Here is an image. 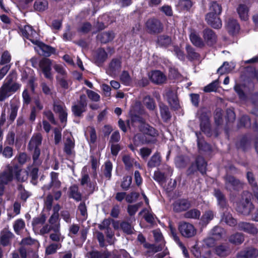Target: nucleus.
<instances>
[{
    "instance_id": "obj_1",
    "label": "nucleus",
    "mask_w": 258,
    "mask_h": 258,
    "mask_svg": "<svg viewBox=\"0 0 258 258\" xmlns=\"http://www.w3.org/2000/svg\"><path fill=\"white\" fill-rule=\"evenodd\" d=\"M214 195L217 199L218 204L220 208L223 211L221 221L224 222L230 226L236 225L237 224L236 220L232 217L230 213L224 212L225 210L227 209V205L224 195L220 190L215 189Z\"/></svg>"
},
{
    "instance_id": "obj_2",
    "label": "nucleus",
    "mask_w": 258,
    "mask_h": 258,
    "mask_svg": "<svg viewBox=\"0 0 258 258\" xmlns=\"http://www.w3.org/2000/svg\"><path fill=\"white\" fill-rule=\"evenodd\" d=\"M42 137L40 134L38 133L33 135L28 145V148L29 150H34L33 154V163L35 165L37 166L41 163L39 159L40 154V150L39 146L42 143Z\"/></svg>"
},
{
    "instance_id": "obj_3",
    "label": "nucleus",
    "mask_w": 258,
    "mask_h": 258,
    "mask_svg": "<svg viewBox=\"0 0 258 258\" xmlns=\"http://www.w3.org/2000/svg\"><path fill=\"white\" fill-rule=\"evenodd\" d=\"M251 194L247 191H244L240 202L238 204L236 210L243 215H248L253 209V205L251 202Z\"/></svg>"
},
{
    "instance_id": "obj_4",
    "label": "nucleus",
    "mask_w": 258,
    "mask_h": 258,
    "mask_svg": "<svg viewBox=\"0 0 258 258\" xmlns=\"http://www.w3.org/2000/svg\"><path fill=\"white\" fill-rule=\"evenodd\" d=\"M145 26L148 32L152 34L160 33L163 30V24L156 18L149 19L146 22Z\"/></svg>"
},
{
    "instance_id": "obj_5",
    "label": "nucleus",
    "mask_w": 258,
    "mask_h": 258,
    "mask_svg": "<svg viewBox=\"0 0 258 258\" xmlns=\"http://www.w3.org/2000/svg\"><path fill=\"white\" fill-rule=\"evenodd\" d=\"M20 32L24 37L29 40L33 44L38 43L39 35L31 26L25 25L20 28Z\"/></svg>"
},
{
    "instance_id": "obj_6",
    "label": "nucleus",
    "mask_w": 258,
    "mask_h": 258,
    "mask_svg": "<svg viewBox=\"0 0 258 258\" xmlns=\"http://www.w3.org/2000/svg\"><path fill=\"white\" fill-rule=\"evenodd\" d=\"M178 230L182 236L186 238L192 237L197 233V230L194 226L186 222H181L179 223Z\"/></svg>"
},
{
    "instance_id": "obj_7",
    "label": "nucleus",
    "mask_w": 258,
    "mask_h": 258,
    "mask_svg": "<svg viewBox=\"0 0 258 258\" xmlns=\"http://www.w3.org/2000/svg\"><path fill=\"white\" fill-rule=\"evenodd\" d=\"M19 88V84L16 83H14L11 85L3 84L0 88V101L5 100L12 93L16 92Z\"/></svg>"
},
{
    "instance_id": "obj_8",
    "label": "nucleus",
    "mask_w": 258,
    "mask_h": 258,
    "mask_svg": "<svg viewBox=\"0 0 258 258\" xmlns=\"http://www.w3.org/2000/svg\"><path fill=\"white\" fill-rule=\"evenodd\" d=\"M53 111L59 114V118L61 123H63V127L65 126L67 121V109L65 105L58 101H54Z\"/></svg>"
},
{
    "instance_id": "obj_9",
    "label": "nucleus",
    "mask_w": 258,
    "mask_h": 258,
    "mask_svg": "<svg viewBox=\"0 0 258 258\" xmlns=\"http://www.w3.org/2000/svg\"><path fill=\"white\" fill-rule=\"evenodd\" d=\"M225 187L230 191L239 190L242 188L243 183L231 175H226L225 177Z\"/></svg>"
},
{
    "instance_id": "obj_10",
    "label": "nucleus",
    "mask_w": 258,
    "mask_h": 258,
    "mask_svg": "<svg viewBox=\"0 0 258 258\" xmlns=\"http://www.w3.org/2000/svg\"><path fill=\"white\" fill-rule=\"evenodd\" d=\"M34 45L37 46L35 47V49L40 55L48 57L55 52L54 48L44 44L39 39L38 40V43H35Z\"/></svg>"
},
{
    "instance_id": "obj_11",
    "label": "nucleus",
    "mask_w": 258,
    "mask_h": 258,
    "mask_svg": "<svg viewBox=\"0 0 258 258\" xmlns=\"http://www.w3.org/2000/svg\"><path fill=\"white\" fill-rule=\"evenodd\" d=\"M58 174L55 172H51L50 173L51 181L48 184H45L42 187V189L46 192L47 191L50 190L52 188V190L59 189L61 182L59 180Z\"/></svg>"
},
{
    "instance_id": "obj_12",
    "label": "nucleus",
    "mask_w": 258,
    "mask_h": 258,
    "mask_svg": "<svg viewBox=\"0 0 258 258\" xmlns=\"http://www.w3.org/2000/svg\"><path fill=\"white\" fill-rule=\"evenodd\" d=\"M205 20L209 25L214 29H220L222 26L219 15L207 13L205 16Z\"/></svg>"
},
{
    "instance_id": "obj_13",
    "label": "nucleus",
    "mask_w": 258,
    "mask_h": 258,
    "mask_svg": "<svg viewBox=\"0 0 258 258\" xmlns=\"http://www.w3.org/2000/svg\"><path fill=\"white\" fill-rule=\"evenodd\" d=\"M207 163L205 159L201 156L197 157L196 164H192L188 170L190 173H193L197 170H199L202 174L206 172Z\"/></svg>"
},
{
    "instance_id": "obj_14",
    "label": "nucleus",
    "mask_w": 258,
    "mask_h": 258,
    "mask_svg": "<svg viewBox=\"0 0 258 258\" xmlns=\"http://www.w3.org/2000/svg\"><path fill=\"white\" fill-rule=\"evenodd\" d=\"M39 67L46 78L51 80L52 78L51 73V61L48 58L42 59L39 63Z\"/></svg>"
},
{
    "instance_id": "obj_15",
    "label": "nucleus",
    "mask_w": 258,
    "mask_h": 258,
    "mask_svg": "<svg viewBox=\"0 0 258 258\" xmlns=\"http://www.w3.org/2000/svg\"><path fill=\"white\" fill-rule=\"evenodd\" d=\"M200 119L201 121L200 127L201 131L207 136H211L212 133L208 116L206 113H203L200 115Z\"/></svg>"
},
{
    "instance_id": "obj_16",
    "label": "nucleus",
    "mask_w": 258,
    "mask_h": 258,
    "mask_svg": "<svg viewBox=\"0 0 258 258\" xmlns=\"http://www.w3.org/2000/svg\"><path fill=\"white\" fill-rule=\"evenodd\" d=\"M121 68V61L120 59L114 58L109 63V67L106 70L107 74L114 77L119 73Z\"/></svg>"
},
{
    "instance_id": "obj_17",
    "label": "nucleus",
    "mask_w": 258,
    "mask_h": 258,
    "mask_svg": "<svg viewBox=\"0 0 258 258\" xmlns=\"http://www.w3.org/2000/svg\"><path fill=\"white\" fill-rule=\"evenodd\" d=\"M237 228L239 230L252 235H255L258 233V229L252 223L245 222H240L237 224Z\"/></svg>"
},
{
    "instance_id": "obj_18",
    "label": "nucleus",
    "mask_w": 258,
    "mask_h": 258,
    "mask_svg": "<svg viewBox=\"0 0 258 258\" xmlns=\"http://www.w3.org/2000/svg\"><path fill=\"white\" fill-rule=\"evenodd\" d=\"M257 256L258 249L253 247L244 248L237 254V258H256Z\"/></svg>"
},
{
    "instance_id": "obj_19",
    "label": "nucleus",
    "mask_w": 258,
    "mask_h": 258,
    "mask_svg": "<svg viewBox=\"0 0 258 258\" xmlns=\"http://www.w3.org/2000/svg\"><path fill=\"white\" fill-rule=\"evenodd\" d=\"M13 172H16V168H13L12 166H8L5 170L0 174V181L7 184L14 178Z\"/></svg>"
},
{
    "instance_id": "obj_20",
    "label": "nucleus",
    "mask_w": 258,
    "mask_h": 258,
    "mask_svg": "<svg viewBox=\"0 0 258 258\" xmlns=\"http://www.w3.org/2000/svg\"><path fill=\"white\" fill-rule=\"evenodd\" d=\"M149 77L153 83L158 85L164 83L166 80L165 75L158 70L152 71L149 74Z\"/></svg>"
},
{
    "instance_id": "obj_21",
    "label": "nucleus",
    "mask_w": 258,
    "mask_h": 258,
    "mask_svg": "<svg viewBox=\"0 0 258 258\" xmlns=\"http://www.w3.org/2000/svg\"><path fill=\"white\" fill-rule=\"evenodd\" d=\"M195 134L197 138L198 146L199 151L205 154H209L213 150L212 147L201 138L200 133L196 132Z\"/></svg>"
},
{
    "instance_id": "obj_22",
    "label": "nucleus",
    "mask_w": 258,
    "mask_h": 258,
    "mask_svg": "<svg viewBox=\"0 0 258 258\" xmlns=\"http://www.w3.org/2000/svg\"><path fill=\"white\" fill-rule=\"evenodd\" d=\"M190 207V203L186 199L176 200L173 204V209L175 212L185 211Z\"/></svg>"
},
{
    "instance_id": "obj_23",
    "label": "nucleus",
    "mask_w": 258,
    "mask_h": 258,
    "mask_svg": "<svg viewBox=\"0 0 258 258\" xmlns=\"http://www.w3.org/2000/svg\"><path fill=\"white\" fill-rule=\"evenodd\" d=\"M203 37L205 42L209 45H213L217 41V36L215 33L209 28L203 31Z\"/></svg>"
},
{
    "instance_id": "obj_24",
    "label": "nucleus",
    "mask_w": 258,
    "mask_h": 258,
    "mask_svg": "<svg viewBox=\"0 0 258 258\" xmlns=\"http://www.w3.org/2000/svg\"><path fill=\"white\" fill-rule=\"evenodd\" d=\"M189 39L192 44L199 48L205 46V42L200 37L199 34L195 30H191L189 34Z\"/></svg>"
},
{
    "instance_id": "obj_25",
    "label": "nucleus",
    "mask_w": 258,
    "mask_h": 258,
    "mask_svg": "<svg viewBox=\"0 0 258 258\" xmlns=\"http://www.w3.org/2000/svg\"><path fill=\"white\" fill-rule=\"evenodd\" d=\"M164 97L171 107L175 109L179 107V102L175 93L172 90H168L166 93Z\"/></svg>"
},
{
    "instance_id": "obj_26",
    "label": "nucleus",
    "mask_w": 258,
    "mask_h": 258,
    "mask_svg": "<svg viewBox=\"0 0 258 258\" xmlns=\"http://www.w3.org/2000/svg\"><path fill=\"white\" fill-rule=\"evenodd\" d=\"M13 168H16V172H13L14 178L15 177L18 181L24 182L27 179L28 172L21 169L18 165L12 166Z\"/></svg>"
},
{
    "instance_id": "obj_27",
    "label": "nucleus",
    "mask_w": 258,
    "mask_h": 258,
    "mask_svg": "<svg viewBox=\"0 0 258 258\" xmlns=\"http://www.w3.org/2000/svg\"><path fill=\"white\" fill-rule=\"evenodd\" d=\"M226 29L230 34L234 35L239 32L240 26L237 20L230 18L227 22Z\"/></svg>"
},
{
    "instance_id": "obj_28",
    "label": "nucleus",
    "mask_w": 258,
    "mask_h": 258,
    "mask_svg": "<svg viewBox=\"0 0 258 258\" xmlns=\"http://www.w3.org/2000/svg\"><path fill=\"white\" fill-rule=\"evenodd\" d=\"M107 53L103 48H99L96 50L94 55L95 63L97 66L101 65L107 58Z\"/></svg>"
},
{
    "instance_id": "obj_29",
    "label": "nucleus",
    "mask_w": 258,
    "mask_h": 258,
    "mask_svg": "<svg viewBox=\"0 0 258 258\" xmlns=\"http://www.w3.org/2000/svg\"><path fill=\"white\" fill-rule=\"evenodd\" d=\"M49 238L51 241L55 243H61L63 241L64 237L61 235L60 228H59L58 225L53 227L52 232L49 235Z\"/></svg>"
},
{
    "instance_id": "obj_30",
    "label": "nucleus",
    "mask_w": 258,
    "mask_h": 258,
    "mask_svg": "<svg viewBox=\"0 0 258 258\" xmlns=\"http://www.w3.org/2000/svg\"><path fill=\"white\" fill-rule=\"evenodd\" d=\"M225 230L218 226H216L213 227L209 232V235L213 236L217 240L221 239L223 236L225 235Z\"/></svg>"
},
{
    "instance_id": "obj_31",
    "label": "nucleus",
    "mask_w": 258,
    "mask_h": 258,
    "mask_svg": "<svg viewBox=\"0 0 258 258\" xmlns=\"http://www.w3.org/2000/svg\"><path fill=\"white\" fill-rule=\"evenodd\" d=\"M97 39L102 43H106L112 41L114 38L112 31L103 32L97 35Z\"/></svg>"
},
{
    "instance_id": "obj_32",
    "label": "nucleus",
    "mask_w": 258,
    "mask_h": 258,
    "mask_svg": "<svg viewBox=\"0 0 258 258\" xmlns=\"http://www.w3.org/2000/svg\"><path fill=\"white\" fill-rule=\"evenodd\" d=\"M144 246L147 249L146 252V255L148 256H151L155 253L161 250L163 248L162 244H160L157 245L150 243H145Z\"/></svg>"
},
{
    "instance_id": "obj_33",
    "label": "nucleus",
    "mask_w": 258,
    "mask_h": 258,
    "mask_svg": "<svg viewBox=\"0 0 258 258\" xmlns=\"http://www.w3.org/2000/svg\"><path fill=\"white\" fill-rule=\"evenodd\" d=\"M13 236V234L12 232L7 229H4L0 235V240L3 246L9 245Z\"/></svg>"
},
{
    "instance_id": "obj_34",
    "label": "nucleus",
    "mask_w": 258,
    "mask_h": 258,
    "mask_svg": "<svg viewBox=\"0 0 258 258\" xmlns=\"http://www.w3.org/2000/svg\"><path fill=\"white\" fill-rule=\"evenodd\" d=\"M222 8L221 5L216 1H212L209 5V12L211 14L220 16L222 13Z\"/></svg>"
},
{
    "instance_id": "obj_35",
    "label": "nucleus",
    "mask_w": 258,
    "mask_h": 258,
    "mask_svg": "<svg viewBox=\"0 0 258 258\" xmlns=\"http://www.w3.org/2000/svg\"><path fill=\"white\" fill-rule=\"evenodd\" d=\"M140 129L143 133L153 137H155L158 135L157 131L148 124H142L140 127Z\"/></svg>"
},
{
    "instance_id": "obj_36",
    "label": "nucleus",
    "mask_w": 258,
    "mask_h": 258,
    "mask_svg": "<svg viewBox=\"0 0 258 258\" xmlns=\"http://www.w3.org/2000/svg\"><path fill=\"white\" fill-rule=\"evenodd\" d=\"M216 213L212 210H207L204 212L201 218L202 225H207L215 216Z\"/></svg>"
},
{
    "instance_id": "obj_37",
    "label": "nucleus",
    "mask_w": 258,
    "mask_h": 258,
    "mask_svg": "<svg viewBox=\"0 0 258 258\" xmlns=\"http://www.w3.org/2000/svg\"><path fill=\"white\" fill-rule=\"evenodd\" d=\"M249 9L244 4H239L237 8V12L240 18L243 21H246L248 18Z\"/></svg>"
},
{
    "instance_id": "obj_38",
    "label": "nucleus",
    "mask_w": 258,
    "mask_h": 258,
    "mask_svg": "<svg viewBox=\"0 0 258 258\" xmlns=\"http://www.w3.org/2000/svg\"><path fill=\"white\" fill-rule=\"evenodd\" d=\"M230 252L229 247L225 244L220 245L215 248V252L219 256H226L230 254Z\"/></svg>"
},
{
    "instance_id": "obj_39",
    "label": "nucleus",
    "mask_w": 258,
    "mask_h": 258,
    "mask_svg": "<svg viewBox=\"0 0 258 258\" xmlns=\"http://www.w3.org/2000/svg\"><path fill=\"white\" fill-rule=\"evenodd\" d=\"M235 68V64L233 62L229 63L225 61L223 65L221 66L217 70V72L221 75L229 73L231 72Z\"/></svg>"
},
{
    "instance_id": "obj_40",
    "label": "nucleus",
    "mask_w": 258,
    "mask_h": 258,
    "mask_svg": "<svg viewBox=\"0 0 258 258\" xmlns=\"http://www.w3.org/2000/svg\"><path fill=\"white\" fill-rule=\"evenodd\" d=\"M244 240V235L239 232L231 235L229 238V242L235 245L241 244Z\"/></svg>"
},
{
    "instance_id": "obj_41",
    "label": "nucleus",
    "mask_w": 258,
    "mask_h": 258,
    "mask_svg": "<svg viewBox=\"0 0 258 258\" xmlns=\"http://www.w3.org/2000/svg\"><path fill=\"white\" fill-rule=\"evenodd\" d=\"M171 43V38L169 36L161 35L158 37L157 43L161 47H168Z\"/></svg>"
},
{
    "instance_id": "obj_42",
    "label": "nucleus",
    "mask_w": 258,
    "mask_h": 258,
    "mask_svg": "<svg viewBox=\"0 0 258 258\" xmlns=\"http://www.w3.org/2000/svg\"><path fill=\"white\" fill-rule=\"evenodd\" d=\"M161 161V156L158 152L155 153L148 162V166L150 168L155 167L160 164Z\"/></svg>"
},
{
    "instance_id": "obj_43",
    "label": "nucleus",
    "mask_w": 258,
    "mask_h": 258,
    "mask_svg": "<svg viewBox=\"0 0 258 258\" xmlns=\"http://www.w3.org/2000/svg\"><path fill=\"white\" fill-rule=\"evenodd\" d=\"M61 247L60 242H53L50 243L45 249V253L47 255H50L55 253L56 251Z\"/></svg>"
},
{
    "instance_id": "obj_44",
    "label": "nucleus",
    "mask_w": 258,
    "mask_h": 258,
    "mask_svg": "<svg viewBox=\"0 0 258 258\" xmlns=\"http://www.w3.org/2000/svg\"><path fill=\"white\" fill-rule=\"evenodd\" d=\"M48 2L47 0H36L34 4V8L39 12H43L48 8Z\"/></svg>"
},
{
    "instance_id": "obj_45",
    "label": "nucleus",
    "mask_w": 258,
    "mask_h": 258,
    "mask_svg": "<svg viewBox=\"0 0 258 258\" xmlns=\"http://www.w3.org/2000/svg\"><path fill=\"white\" fill-rule=\"evenodd\" d=\"M70 197L76 200V201H80L81 200V194L79 191L78 187L76 185H73L70 188Z\"/></svg>"
},
{
    "instance_id": "obj_46",
    "label": "nucleus",
    "mask_w": 258,
    "mask_h": 258,
    "mask_svg": "<svg viewBox=\"0 0 258 258\" xmlns=\"http://www.w3.org/2000/svg\"><path fill=\"white\" fill-rule=\"evenodd\" d=\"M160 109V114L162 119L166 121L171 117V115L169 111L168 107L163 103L159 104Z\"/></svg>"
},
{
    "instance_id": "obj_47",
    "label": "nucleus",
    "mask_w": 258,
    "mask_h": 258,
    "mask_svg": "<svg viewBox=\"0 0 258 258\" xmlns=\"http://www.w3.org/2000/svg\"><path fill=\"white\" fill-rule=\"evenodd\" d=\"M192 5V2L190 0H180L177 7L179 10L187 11L190 10Z\"/></svg>"
},
{
    "instance_id": "obj_48",
    "label": "nucleus",
    "mask_w": 258,
    "mask_h": 258,
    "mask_svg": "<svg viewBox=\"0 0 258 258\" xmlns=\"http://www.w3.org/2000/svg\"><path fill=\"white\" fill-rule=\"evenodd\" d=\"M122 160L126 170L130 169L133 167L134 163L136 164V163L135 162L134 159L129 155H124L122 156Z\"/></svg>"
},
{
    "instance_id": "obj_49",
    "label": "nucleus",
    "mask_w": 258,
    "mask_h": 258,
    "mask_svg": "<svg viewBox=\"0 0 258 258\" xmlns=\"http://www.w3.org/2000/svg\"><path fill=\"white\" fill-rule=\"evenodd\" d=\"M70 136H71V135ZM74 148V142L72 140L71 137H68L64 143V151L65 153L68 155L72 154Z\"/></svg>"
},
{
    "instance_id": "obj_50",
    "label": "nucleus",
    "mask_w": 258,
    "mask_h": 258,
    "mask_svg": "<svg viewBox=\"0 0 258 258\" xmlns=\"http://www.w3.org/2000/svg\"><path fill=\"white\" fill-rule=\"evenodd\" d=\"M201 216V212L197 209H191L184 214V217L185 218L197 219L200 218Z\"/></svg>"
},
{
    "instance_id": "obj_51",
    "label": "nucleus",
    "mask_w": 258,
    "mask_h": 258,
    "mask_svg": "<svg viewBox=\"0 0 258 258\" xmlns=\"http://www.w3.org/2000/svg\"><path fill=\"white\" fill-rule=\"evenodd\" d=\"M187 57L189 60H193L198 58L199 54L195 51V49L189 45L186 46Z\"/></svg>"
},
{
    "instance_id": "obj_52",
    "label": "nucleus",
    "mask_w": 258,
    "mask_h": 258,
    "mask_svg": "<svg viewBox=\"0 0 258 258\" xmlns=\"http://www.w3.org/2000/svg\"><path fill=\"white\" fill-rule=\"evenodd\" d=\"M166 175L163 173L161 171L159 170L154 172L153 176L154 179L158 182L159 184H162L166 182Z\"/></svg>"
},
{
    "instance_id": "obj_53",
    "label": "nucleus",
    "mask_w": 258,
    "mask_h": 258,
    "mask_svg": "<svg viewBox=\"0 0 258 258\" xmlns=\"http://www.w3.org/2000/svg\"><path fill=\"white\" fill-rule=\"evenodd\" d=\"M80 183L82 185L86 184L90 188H94V184L90 181L89 175L86 173H83L80 179Z\"/></svg>"
},
{
    "instance_id": "obj_54",
    "label": "nucleus",
    "mask_w": 258,
    "mask_h": 258,
    "mask_svg": "<svg viewBox=\"0 0 258 258\" xmlns=\"http://www.w3.org/2000/svg\"><path fill=\"white\" fill-rule=\"evenodd\" d=\"M219 82L216 80L204 87V91L205 92H215L219 87Z\"/></svg>"
},
{
    "instance_id": "obj_55",
    "label": "nucleus",
    "mask_w": 258,
    "mask_h": 258,
    "mask_svg": "<svg viewBox=\"0 0 258 258\" xmlns=\"http://www.w3.org/2000/svg\"><path fill=\"white\" fill-rule=\"evenodd\" d=\"M120 227L123 232L126 234H131L133 232V227L129 223L126 221L121 222Z\"/></svg>"
},
{
    "instance_id": "obj_56",
    "label": "nucleus",
    "mask_w": 258,
    "mask_h": 258,
    "mask_svg": "<svg viewBox=\"0 0 258 258\" xmlns=\"http://www.w3.org/2000/svg\"><path fill=\"white\" fill-rule=\"evenodd\" d=\"M19 107L18 103L11 102V112L10 118L11 120H14L17 115V112Z\"/></svg>"
},
{
    "instance_id": "obj_57",
    "label": "nucleus",
    "mask_w": 258,
    "mask_h": 258,
    "mask_svg": "<svg viewBox=\"0 0 258 258\" xmlns=\"http://www.w3.org/2000/svg\"><path fill=\"white\" fill-rule=\"evenodd\" d=\"M112 170V164L110 161H107L105 163L104 174V176L109 179L111 177V172Z\"/></svg>"
},
{
    "instance_id": "obj_58",
    "label": "nucleus",
    "mask_w": 258,
    "mask_h": 258,
    "mask_svg": "<svg viewBox=\"0 0 258 258\" xmlns=\"http://www.w3.org/2000/svg\"><path fill=\"white\" fill-rule=\"evenodd\" d=\"M11 55L8 51H5L0 59V64L1 65H7L11 61Z\"/></svg>"
},
{
    "instance_id": "obj_59",
    "label": "nucleus",
    "mask_w": 258,
    "mask_h": 258,
    "mask_svg": "<svg viewBox=\"0 0 258 258\" xmlns=\"http://www.w3.org/2000/svg\"><path fill=\"white\" fill-rule=\"evenodd\" d=\"M142 205V202H139L135 205H128L127 207V212L128 214L131 216H134Z\"/></svg>"
},
{
    "instance_id": "obj_60",
    "label": "nucleus",
    "mask_w": 258,
    "mask_h": 258,
    "mask_svg": "<svg viewBox=\"0 0 258 258\" xmlns=\"http://www.w3.org/2000/svg\"><path fill=\"white\" fill-rule=\"evenodd\" d=\"M18 190L19 191L20 198L22 200L26 201L30 196V193L25 189L24 186L22 184L18 185Z\"/></svg>"
},
{
    "instance_id": "obj_61",
    "label": "nucleus",
    "mask_w": 258,
    "mask_h": 258,
    "mask_svg": "<svg viewBox=\"0 0 258 258\" xmlns=\"http://www.w3.org/2000/svg\"><path fill=\"white\" fill-rule=\"evenodd\" d=\"M145 212H147L144 216L145 220L148 223H153L154 222V214L152 212H150L147 209H145L139 213V215H142Z\"/></svg>"
},
{
    "instance_id": "obj_62",
    "label": "nucleus",
    "mask_w": 258,
    "mask_h": 258,
    "mask_svg": "<svg viewBox=\"0 0 258 258\" xmlns=\"http://www.w3.org/2000/svg\"><path fill=\"white\" fill-rule=\"evenodd\" d=\"M25 226V222L21 219L17 220L13 225L14 230L16 233H19Z\"/></svg>"
},
{
    "instance_id": "obj_63",
    "label": "nucleus",
    "mask_w": 258,
    "mask_h": 258,
    "mask_svg": "<svg viewBox=\"0 0 258 258\" xmlns=\"http://www.w3.org/2000/svg\"><path fill=\"white\" fill-rule=\"evenodd\" d=\"M145 105L150 110H153L155 108V103L153 99L150 96H146L143 100Z\"/></svg>"
},
{
    "instance_id": "obj_64",
    "label": "nucleus",
    "mask_w": 258,
    "mask_h": 258,
    "mask_svg": "<svg viewBox=\"0 0 258 258\" xmlns=\"http://www.w3.org/2000/svg\"><path fill=\"white\" fill-rule=\"evenodd\" d=\"M72 110L75 116L79 117L81 116L82 113L85 111V109L75 104L72 106Z\"/></svg>"
}]
</instances>
